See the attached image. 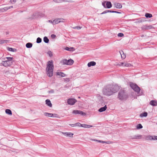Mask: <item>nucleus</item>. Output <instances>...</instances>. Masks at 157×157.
Returning a JSON list of instances; mask_svg holds the SVG:
<instances>
[{
  "mask_svg": "<svg viewBox=\"0 0 157 157\" xmlns=\"http://www.w3.org/2000/svg\"><path fill=\"white\" fill-rule=\"evenodd\" d=\"M120 87L117 85H108L103 89V94L107 96H110L116 93L120 89Z\"/></svg>",
  "mask_w": 157,
  "mask_h": 157,
  "instance_id": "obj_1",
  "label": "nucleus"
},
{
  "mask_svg": "<svg viewBox=\"0 0 157 157\" xmlns=\"http://www.w3.org/2000/svg\"><path fill=\"white\" fill-rule=\"evenodd\" d=\"M53 69L54 65L53 61L52 60L48 61L46 68V73L48 77H51L53 75Z\"/></svg>",
  "mask_w": 157,
  "mask_h": 157,
  "instance_id": "obj_2",
  "label": "nucleus"
},
{
  "mask_svg": "<svg viewBox=\"0 0 157 157\" xmlns=\"http://www.w3.org/2000/svg\"><path fill=\"white\" fill-rule=\"evenodd\" d=\"M127 93L124 90H121L118 93V98L121 100H126L127 98Z\"/></svg>",
  "mask_w": 157,
  "mask_h": 157,
  "instance_id": "obj_3",
  "label": "nucleus"
},
{
  "mask_svg": "<svg viewBox=\"0 0 157 157\" xmlns=\"http://www.w3.org/2000/svg\"><path fill=\"white\" fill-rule=\"evenodd\" d=\"M129 85L131 88L137 93L138 95H140V88L136 83L130 82Z\"/></svg>",
  "mask_w": 157,
  "mask_h": 157,
  "instance_id": "obj_4",
  "label": "nucleus"
},
{
  "mask_svg": "<svg viewBox=\"0 0 157 157\" xmlns=\"http://www.w3.org/2000/svg\"><path fill=\"white\" fill-rule=\"evenodd\" d=\"M102 4L105 8H110L112 6L111 3L110 2L104 1L102 3Z\"/></svg>",
  "mask_w": 157,
  "mask_h": 157,
  "instance_id": "obj_5",
  "label": "nucleus"
},
{
  "mask_svg": "<svg viewBox=\"0 0 157 157\" xmlns=\"http://www.w3.org/2000/svg\"><path fill=\"white\" fill-rule=\"evenodd\" d=\"M12 62H10L9 61L7 60L5 61H3L2 62V64L5 67H7L10 65Z\"/></svg>",
  "mask_w": 157,
  "mask_h": 157,
  "instance_id": "obj_6",
  "label": "nucleus"
},
{
  "mask_svg": "<svg viewBox=\"0 0 157 157\" xmlns=\"http://www.w3.org/2000/svg\"><path fill=\"white\" fill-rule=\"evenodd\" d=\"M76 100L74 98H69L67 100L68 104L73 105L76 102Z\"/></svg>",
  "mask_w": 157,
  "mask_h": 157,
  "instance_id": "obj_7",
  "label": "nucleus"
},
{
  "mask_svg": "<svg viewBox=\"0 0 157 157\" xmlns=\"http://www.w3.org/2000/svg\"><path fill=\"white\" fill-rule=\"evenodd\" d=\"M72 113L75 114H80L83 115L84 114L85 115L86 114L83 113L82 111L79 110H74L73 111Z\"/></svg>",
  "mask_w": 157,
  "mask_h": 157,
  "instance_id": "obj_8",
  "label": "nucleus"
},
{
  "mask_svg": "<svg viewBox=\"0 0 157 157\" xmlns=\"http://www.w3.org/2000/svg\"><path fill=\"white\" fill-rule=\"evenodd\" d=\"M62 133L65 136L70 137H73V134L70 132H62Z\"/></svg>",
  "mask_w": 157,
  "mask_h": 157,
  "instance_id": "obj_9",
  "label": "nucleus"
},
{
  "mask_svg": "<svg viewBox=\"0 0 157 157\" xmlns=\"http://www.w3.org/2000/svg\"><path fill=\"white\" fill-rule=\"evenodd\" d=\"M44 115L47 117H56V115L55 114H52L51 113H49L47 112H45L44 113Z\"/></svg>",
  "mask_w": 157,
  "mask_h": 157,
  "instance_id": "obj_10",
  "label": "nucleus"
},
{
  "mask_svg": "<svg viewBox=\"0 0 157 157\" xmlns=\"http://www.w3.org/2000/svg\"><path fill=\"white\" fill-rule=\"evenodd\" d=\"M137 95L139 96L137 94H136V93L132 92L131 93V94L130 95L129 97L131 99L133 100L135 98H136Z\"/></svg>",
  "mask_w": 157,
  "mask_h": 157,
  "instance_id": "obj_11",
  "label": "nucleus"
},
{
  "mask_svg": "<svg viewBox=\"0 0 157 157\" xmlns=\"http://www.w3.org/2000/svg\"><path fill=\"white\" fill-rule=\"evenodd\" d=\"M114 6L116 8L118 9L121 8L122 7V6L121 4L119 3H114Z\"/></svg>",
  "mask_w": 157,
  "mask_h": 157,
  "instance_id": "obj_12",
  "label": "nucleus"
},
{
  "mask_svg": "<svg viewBox=\"0 0 157 157\" xmlns=\"http://www.w3.org/2000/svg\"><path fill=\"white\" fill-rule=\"evenodd\" d=\"M150 104L151 105L156 106L157 105V101L155 100H151L150 102Z\"/></svg>",
  "mask_w": 157,
  "mask_h": 157,
  "instance_id": "obj_13",
  "label": "nucleus"
},
{
  "mask_svg": "<svg viewBox=\"0 0 157 157\" xmlns=\"http://www.w3.org/2000/svg\"><path fill=\"white\" fill-rule=\"evenodd\" d=\"M107 108V107L106 106V105H105L104 107H102L101 108H100L98 109V111L100 112H101L104 111H105L106 110Z\"/></svg>",
  "mask_w": 157,
  "mask_h": 157,
  "instance_id": "obj_14",
  "label": "nucleus"
},
{
  "mask_svg": "<svg viewBox=\"0 0 157 157\" xmlns=\"http://www.w3.org/2000/svg\"><path fill=\"white\" fill-rule=\"evenodd\" d=\"M40 13H36L33 14L32 18H36L40 17Z\"/></svg>",
  "mask_w": 157,
  "mask_h": 157,
  "instance_id": "obj_15",
  "label": "nucleus"
},
{
  "mask_svg": "<svg viewBox=\"0 0 157 157\" xmlns=\"http://www.w3.org/2000/svg\"><path fill=\"white\" fill-rule=\"evenodd\" d=\"M96 62L94 61H91L87 64L88 66V67H90L91 66H94L96 65Z\"/></svg>",
  "mask_w": 157,
  "mask_h": 157,
  "instance_id": "obj_16",
  "label": "nucleus"
},
{
  "mask_svg": "<svg viewBox=\"0 0 157 157\" xmlns=\"http://www.w3.org/2000/svg\"><path fill=\"white\" fill-rule=\"evenodd\" d=\"M46 104L48 106L50 107H51L52 106V104L51 103V101L49 99H47L45 101Z\"/></svg>",
  "mask_w": 157,
  "mask_h": 157,
  "instance_id": "obj_17",
  "label": "nucleus"
},
{
  "mask_svg": "<svg viewBox=\"0 0 157 157\" xmlns=\"http://www.w3.org/2000/svg\"><path fill=\"white\" fill-rule=\"evenodd\" d=\"M67 65H72L74 63V61L72 59H69L67 60Z\"/></svg>",
  "mask_w": 157,
  "mask_h": 157,
  "instance_id": "obj_18",
  "label": "nucleus"
},
{
  "mask_svg": "<svg viewBox=\"0 0 157 157\" xmlns=\"http://www.w3.org/2000/svg\"><path fill=\"white\" fill-rule=\"evenodd\" d=\"M142 136L141 135H137L134 136L132 138V139H139L141 138Z\"/></svg>",
  "mask_w": 157,
  "mask_h": 157,
  "instance_id": "obj_19",
  "label": "nucleus"
},
{
  "mask_svg": "<svg viewBox=\"0 0 157 157\" xmlns=\"http://www.w3.org/2000/svg\"><path fill=\"white\" fill-rule=\"evenodd\" d=\"M65 49L69 51H73L75 50L74 48L73 47L69 48L68 47H66L65 48Z\"/></svg>",
  "mask_w": 157,
  "mask_h": 157,
  "instance_id": "obj_20",
  "label": "nucleus"
},
{
  "mask_svg": "<svg viewBox=\"0 0 157 157\" xmlns=\"http://www.w3.org/2000/svg\"><path fill=\"white\" fill-rule=\"evenodd\" d=\"M147 140H153V136H148L146 137Z\"/></svg>",
  "mask_w": 157,
  "mask_h": 157,
  "instance_id": "obj_21",
  "label": "nucleus"
},
{
  "mask_svg": "<svg viewBox=\"0 0 157 157\" xmlns=\"http://www.w3.org/2000/svg\"><path fill=\"white\" fill-rule=\"evenodd\" d=\"M92 126L90 125H87L85 124H82L81 127H82L85 128H89L92 127Z\"/></svg>",
  "mask_w": 157,
  "mask_h": 157,
  "instance_id": "obj_22",
  "label": "nucleus"
},
{
  "mask_svg": "<svg viewBox=\"0 0 157 157\" xmlns=\"http://www.w3.org/2000/svg\"><path fill=\"white\" fill-rule=\"evenodd\" d=\"M56 74L57 75H60L62 77H64L65 76V74L61 72H58Z\"/></svg>",
  "mask_w": 157,
  "mask_h": 157,
  "instance_id": "obj_23",
  "label": "nucleus"
},
{
  "mask_svg": "<svg viewBox=\"0 0 157 157\" xmlns=\"http://www.w3.org/2000/svg\"><path fill=\"white\" fill-rule=\"evenodd\" d=\"M5 112L6 113L9 114L10 115H12V113L11 110L9 109H6L5 110Z\"/></svg>",
  "mask_w": 157,
  "mask_h": 157,
  "instance_id": "obj_24",
  "label": "nucleus"
},
{
  "mask_svg": "<svg viewBox=\"0 0 157 157\" xmlns=\"http://www.w3.org/2000/svg\"><path fill=\"white\" fill-rule=\"evenodd\" d=\"M128 64L127 62H121L120 63L118 64L119 66H127V65Z\"/></svg>",
  "mask_w": 157,
  "mask_h": 157,
  "instance_id": "obj_25",
  "label": "nucleus"
},
{
  "mask_svg": "<svg viewBox=\"0 0 157 157\" xmlns=\"http://www.w3.org/2000/svg\"><path fill=\"white\" fill-rule=\"evenodd\" d=\"M96 141H97L98 142H100V143H106L107 144H109L111 143V141H103L101 140H96Z\"/></svg>",
  "mask_w": 157,
  "mask_h": 157,
  "instance_id": "obj_26",
  "label": "nucleus"
},
{
  "mask_svg": "<svg viewBox=\"0 0 157 157\" xmlns=\"http://www.w3.org/2000/svg\"><path fill=\"white\" fill-rule=\"evenodd\" d=\"M33 44L30 43H27L26 44V47L28 48H30L32 47Z\"/></svg>",
  "mask_w": 157,
  "mask_h": 157,
  "instance_id": "obj_27",
  "label": "nucleus"
},
{
  "mask_svg": "<svg viewBox=\"0 0 157 157\" xmlns=\"http://www.w3.org/2000/svg\"><path fill=\"white\" fill-rule=\"evenodd\" d=\"M147 113L146 112H144L143 113H141L140 115V117H146L147 116Z\"/></svg>",
  "mask_w": 157,
  "mask_h": 157,
  "instance_id": "obj_28",
  "label": "nucleus"
},
{
  "mask_svg": "<svg viewBox=\"0 0 157 157\" xmlns=\"http://www.w3.org/2000/svg\"><path fill=\"white\" fill-rule=\"evenodd\" d=\"M43 40H44V41L45 43H48L49 42V39H48V37L46 36H44V38H43Z\"/></svg>",
  "mask_w": 157,
  "mask_h": 157,
  "instance_id": "obj_29",
  "label": "nucleus"
},
{
  "mask_svg": "<svg viewBox=\"0 0 157 157\" xmlns=\"http://www.w3.org/2000/svg\"><path fill=\"white\" fill-rule=\"evenodd\" d=\"M8 40H0V43L1 44H2L4 43H7L8 42Z\"/></svg>",
  "mask_w": 157,
  "mask_h": 157,
  "instance_id": "obj_30",
  "label": "nucleus"
},
{
  "mask_svg": "<svg viewBox=\"0 0 157 157\" xmlns=\"http://www.w3.org/2000/svg\"><path fill=\"white\" fill-rule=\"evenodd\" d=\"M61 63L64 65H67V59H63L61 61Z\"/></svg>",
  "mask_w": 157,
  "mask_h": 157,
  "instance_id": "obj_31",
  "label": "nucleus"
},
{
  "mask_svg": "<svg viewBox=\"0 0 157 157\" xmlns=\"http://www.w3.org/2000/svg\"><path fill=\"white\" fill-rule=\"evenodd\" d=\"M120 54L121 55V58L122 59H124L125 57V54H124L123 51H121V52H120Z\"/></svg>",
  "mask_w": 157,
  "mask_h": 157,
  "instance_id": "obj_32",
  "label": "nucleus"
},
{
  "mask_svg": "<svg viewBox=\"0 0 157 157\" xmlns=\"http://www.w3.org/2000/svg\"><path fill=\"white\" fill-rule=\"evenodd\" d=\"M145 16L147 18H151L152 17V15L149 13H146L145 14Z\"/></svg>",
  "mask_w": 157,
  "mask_h": 157,
  "instance_id": "obj_33",
  "label": "nucleus"
},
{
  "mask_svg": "<svg viewBox=\"0 0 157 157\" xmlns=\"http://www.w3.org/2000/svg\"><path fill=\"white\" fill-rule=\"evenodd\" d=\"M154 28L151 25H147V30H149L152 29H154Z\"/></svg>",
  "mask_w": 157,
  "mask_h": 157,
  "instance_id": "obj_34",
  "label": "nucleus"
},
{
  "mask_svg": "<svg viewBox=\"0 0 157 157\" xmlns=\"http://www.w3.org/2000/svg\"><path fill=\"white\" fill-rule=\"evenodd\" d=\"M59 23V22L58 18L54 20L53 23H54V25L57 24Z\"/></svg>",
  "mask_w": 157,
  "mask_h": 157,
  "instance_id": "obj_35",
  "label": "nucleus"
},
{
  "mask_svg": "<svg viewBox=\"0 0 157 157\" xmlns=\"http://www.w3.org/2000/svg\"><path fill=\"white\" fill-rule=\"evenodd\" d=\"M143 128V126L141 124H139L136 126V128L137 129H141Z\"/></svg>",
  "mask_w": 157,
  "mask_h": 157,
  "instance_id": "obj_36",
  "label": "nucleus"
},
{
  "mask_svg": "<svg viewBox=\"0 0 157 157\" xmlns=\"http://www.w3.org/2000/svg\"><path fill=\"white\" fill-rule=\"evenodd\" d=\"M6 58L7 59V61H9L10 62H12V60L13 59V57H7Z\"/></svg>",
  "mask_w": 157,
  "mask_h": 157,
  "instance_id": "obj_37",
  "label": "nucleus"
},
{
  "mask_svg": "<svg viewBox=\"0 0 157 157\" xmlns=\"http://www.w3.org/2000/svg\"><path fill=\"white\" fill-rule=\"evenodd\" d=\"M42 39L40 37H38L36 39V42L37 43H40L41 42Z\"/></svg>",
  "mask_w": 157,
  "mask_h": 157,
  "instance_id": "obj_38",
  "label": "nucleus"
},
{
  "mask_svg": "<svg viewBox=\"0 0 157 157\" xmlns=\"http://www.w3.org/2000/svg\"><path fill=\"white\" fill-rule=\"evenodd\" d=\"M59 23L65 22V20L63 18H58Z\"/></svg>",
  "mask_w": 157,
  "mask_h": 157,
  "instance_id": "obj_39",
  "label": "nucleus"
},
{
  "mask_svg": "<svg viewBox=\"0 0 157 157\" xmlns=\"http://www.w3.org/2000/svg\"><path fill=\"white\" fill-rule=\"evenodd\" d=\"M142 30H147V25H144L141 27Z\"/></svg>",
  "mask_w": 157,
  "mask_h": 157,
  "instance_id": "obj_40",
  "label": "nucleus"
},
{
  "mask_svg": "<svg viewBox=\"0 0 157 157\" xmlns=\"http://www.w3.org/2000/svg\"><path fill=\"white\" fill-rule=\"evenodd\" d=\"M47 54L50 57H51L52 56V52L51 51H48L47 53Z\"/></svg>",
  "mask_w": 157,
  "mask_h": 157,
  "instance_id": "obj_41",
  "label": "nucleus"
},
{
  "mask_svg": "<svg viewBox=\"0 0 157 157\" xmlns=\"http://www.w3.org/2000/svg\"><path fill=\"white\" fill-rule=\"evenodd\" d=\"M8 10V7H5L1 9V10L3 11V10L6 11Z\"/></svg>",
  "mask_w": 157,
  "mask_h": 157,
  "instance_id": "obj_42",
  "label": "nucleus"
},
{
  "mask_svg": "<svg viewBox=\"0 0 157 157\" xmlns=\"http://www.w3.org/2000/svg\"><path fill=\"white\" fill-rule=\"evenodd\" d=\"M75 125L76 126H78V127H81L82 124H80V123L78 122L75 123Z\"/></svg>",
  "mask_w": 157,
  "mask_h": 157,
  "instance_id": "obj_43",
  "label": "nucleus"
},
{
  "mask_svg": "<svg viewBox=\"0 0 157 157\" xmlns=\"http://www.w3.org/2000/svg\"><path fill=\"white\" fill-rule=\"evenodd\" d=\"M117 36L119 37H121L124 36V34L123 33H119L118 34Z\"/></svg>",
  "mask_w": 157,
  "mask_h": 157,
  "instance_id": "obj_44",
  "label": "nucleus"
},
{
  "mask_svg": "<svg viewBox=\"0 0 157 157\" xmlns=\"http://www.w3.org/2000/svg\"><path fill=\"white\" fill-rule=\"evenodd\" d=\"M82 28V27H80V26H75L74 27H73V29H77L78 30H79L81 28Z\"/></svg>",
  "mask_w": 157,
  "mask_h": 157,
  "instance_id": "obj_45",
  "label": "nucleus"
},
{
  "mask_svg": "<svg viewBox=\"0 0 157 157\" xmlns=\"http://www.w3.org/2000/svg\"><path fill=\"white\" fill-rule=\"evenodd\" d=\"M16 0H10V2L12 4H14L16 2Z\"/></svg>",
  "mask_w": 157,
  "mask_h": 157,
  "instance_id": "obj_46",
  "label": "nucleus"
},
{
  "mask_svg": "<svg viewBox=\"0 0 157 157\" xmlns=\"http://www.w3.org/2000/svg\"><path fill=\"white\" fill-rule=\"evenodd\" d=\"M48 22L52 23L53 25H54V23H53L54 20L53 21L52 20H49L48 21Z\"/></svg>",
  "mask_w": 157,
  "mask_h": 157,
  "instance_id": "obj_47",
  "label": "nucleus"
},
{
  "mask_svg": "<svg viewBox=\"0 0 157 157\" xmlns=\"http://www.w3.org/2000/svg\"><path fill=\"white\" fill-rule=\"evenodd\" d=\"M14 49L12 48H8V50L10 51L14 52Z\"/></svg>",
  "mask_w": 157,
  "mask_h": 157,
  "instance_id": "obj_48",
  "label": "nucleus"
},
{
  "mask_svg": "<svg viewBox=\"0 0 157 157\" xmlns=\"http://www.w3.org/2000/svg\"><path fill=\"white\" fill-rule=\"evenodd\" d=\"M157 140V136H153V140Z\"/></svg>",
  "mask_w": 157,
  "mask_h": 157,
  "instance_id": "obj_49",
  "label": "nucleus"
},
{
  "mask_svg": "<svg viewBox=\"0 0 157 157\" xmlns=\"http://www.w3.org/2000/svg\"><path fill=\"white\" fill-rule=\"evenodd\" d=\"M51 37H52V38H55V37H56V36L55 35V34H52L51 35Z\"/></svg>",
  "mask_w": 157,
  "mask_h": 157,
  "instance_id": "obj_50",
  "label": "nucleus"
},
{
  "mask_svg": "<svg viewBox=\"0 0 157 157\" xmlns=\"http://www.w3.org/2000/svg\"><path fill=\"white\" fill-rule=\"evenodd\" d=\"M61 0H54V1L57 3H59L61 2Z\"/></svg>",
  "mask_w": 157,
  "mask_h": 157,
  "instance_id": "obj_51",
  "label": "nucleus"
},
{
  "mask_svg": "<svg viewBox=\"0 0 157 157\" xmlns=\"http://www.w3.org/2000/svg\"><path fill=\"white\" fill-rule=\"evenodd\" d=\"M107 13V10L103 11L102 13H101V14H105Z\"/></svg>",
  "mask_w": 157,
  "mask_h": 157,
  "instance_id": "obj_52",
  "label": "nucleus"
},
{
  "mask_svg": "<svg viewBox=\"0 0 157 157\" xmlns=\"http://www.w3.org/2000/svg\"><path fill=\"white\" fill-rule=\"evenodd\" d=\"M112 13H121L120 12H117V11H112Z\"/></svg>",
  "mask_w": 157,
  "mask_h": 157,
  "instance_id": "obj_53",
  "label": "nucleus"
},
{
  "mask_svg": "<svg viewBox=\"0 0 157 157\" xmlns=\"http://www.w3.org/2000/svg\"><path fill=\"white\" fill-rule=\"evenodd\" d=\"M71 126V127H75V126H76V125H75V124H69Z\"/></svg>",
  "mask_w": 157,
  "mask_h": 157,
  "instance_id": "obj_54",
  "label": "nucleus"
},
{
  "mask_svg": "<svg viewBox=\"0 0 157 157\" xmlns=\"http://www.w3.org/2000/svg\"><path fill=\"white\" fill-rule=\"evenodd\" d=\"M49 93H53L54 92V91L53 90H51V91H49Z\"/></svg>",
  "mask_w": 157,
  "mask_h": 157,
  "instance_id": "obj_55",
  "label": "nucleus"
},
{
  "mask_svg": "<svg viewBox=\"0 0 157 157\" xmlns=\"http://www.w3.org/2000/svg\"><path fill=\"white\" fill-rule=\"evenodd\" d=\"M112 11H111L109 10H107V13H108V12L112 13Z\"/></svg>",
  "mask_w": 157,
  "mask_h": 157,
  "instance_id": "obj_56",
  "label": "nucleus"
},
{
  "mask_svg": "<svg viewBox=\"0 0 157 157\" xmlns=\"http://www.w3.org/2000/svg\"><path fill=\"white\" fill-rule=\"evenodd\" d=\"M13 7V6H10L8 7V9H11V8H12Z\"/></svg>",
  "mask_w": 157,
  "mask_h": 157,
  "instance_id": "obj_57",
  "label": "nucleus"
},
{
  "mask_svg": "<svg viewBox=\"0 0 157 157\" xmlns=\"http://www.w3.org/2000/svg\"><path fill=\"white\" fill-rule=\"evenodd\" d=\"M96 140H96V139L92 140L94 141H96Z\"/></svg>",
  "mask_w": 157,
  "mask_h": 157,
  "instance_id": "obj_58",
  "label": "nucleus"
},
{
  "mask_svg": "<svg viewBox=\"0 0 157 157\" xmlns=\"http://www.w3.org/2000/svg\"><path fill=\"white\" fill-rule=\"evenodd\" d=\"M131 64L128 63V67H129L130 66H131Z\"/></svg>",
  "mask_w": 157,
  "mask_h": 157,
  "instance_id": "obj_59",
  "label": "nucleus"
},
{
  "mask_svg": "<svg viewBox=\"0 0 157 157\" xmlns=\"http://www.w3.org/2000/svg\"><path fill=\"white\" fill-rule=\"evenodd\" d=\"M0 44H1V43H0Z\"/></svg>",
  "mask_w": 157,
  "mask_h": 157,
  "instance_id": "obj_60",
  "label": "nucleus"
}]
</instances>
